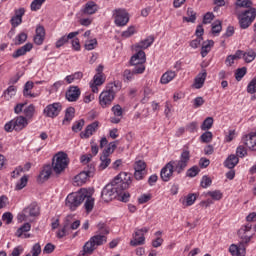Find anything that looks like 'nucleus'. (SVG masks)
Segmentation results:
<instances>
[{
  "label": "nucleus",
  "instance_id": "obj_57",
  "mask_svg": "<svg viewBox=\"0 0 256 256\" xmlns=\"http://www.w3.org/2000/svg\"><path fill=\"white\" fill-rule=\"evenodd\" d=\"M199 167L198 166H193L190 169L187 170L186 175L187 177H197L199 174Z\"/></svg>",
  "mask_w": 256,
  "mask_h": 256
},
{
  "label": "nucleus",
  "instance_id": "obj_44",
  "mask_svg": "<svg viewBox=\"0 0 256 256\" xmlns=\"http://www.w3.org/2000/svg\"><path fill=\"white\" fill-rule=\"evenodd\" d=\"M213 117H207L202 125H201V130L202 131H209V129H211V127H213Z\"/></svg>",
  "mask_w": 256,
  "mask_h": 256
},
{
  "label": "nucleus",
  "instance_id": "obj_50",
  "mask_svg": "<svg viewBox=\"0 0 256 256\" xmlns=\"http://www.w3.org/2000/svg\"><path fill=\"white\" fill-rule=\"evenodd\" d=\"M147 164L143 160H138L134 164V171H147Z\"/></svg>",
  "mask_w": 256,
  "mask_h": 256
},
{
  "label": "nucleus",
  "instance_id": "obj_56",
  "mask_svg": "<svg viewBox=\"0 0 256 256\" xmlns=\"http://www.w3.org/2000/svg\"><path fill=\"white\" fill-rule=\"evenodd\" d=\"M27 41V33L22 32L16 37L15 45H23Z\"/></svg>",
  "mask_w": 256,
  "mask_h": 256
},
{
  "label": "nucleus",
  "instance_id": "obj_51",
  "mask_svg": "<svg viewBox=\"0 0 256 256\" xmlns=\"http://www.w3.org/2000/svg\"><path fill=\"white\" fill-rule=\"evenodd\" d=\"M115 149H117V145L115 144V142H111L108 145V147L103 151L102 156L109 157V155H111V153H113V151H115Z\"/></svg>",
  "mask_w": 256,
  "mask_h": 256
},
{
  "label": "nucleus",
  "instance_id": "obj_46",
  "mask_svg": "<svg viewBox=\"0 0 256 256\" xmlns=\"http://www.w3.org/2000/svg\"><path fill=\"white\" fill-rule=\"evenodd\" d=\"M84 47L86 51H93V49L97 47V39L94 38V39L86 40Z\"/></svg>",
  "mask_w": 256,
  "mask_h": 256
},
{
  "label": "nucleus",
  "instance_id": "obj_27",
  "mask_svg": "<svg viewBox=\"0 0 256 256\" xmlns=\"http://www.w3.org/2000/svg\"><path fill=\"white\" fill-rule=\"evenodd\" d=\"M53 169L51 168V166H45L43 168V170L40 172V175L38 177V181H40V183H45V181H48L49 178L51 177V173H52Z\"/></svg>",
  "mask_w": 256,
  "mask_h": 256
},
{
  "label": "nucleus",
  "instance_id": "obj_39",
  "mask_svg": "<svg viewBox=\"0 0 256 256\" xmlns=\"http://www.w3.org/2000/svg\"><path fill=\"white\" fill-rule=\"evenodd\" d=\"M187 15L188 17H183V21H186L187 23H195L197 20V13H195L192 8H188Z\"/></svg>",
  "mask_w": 256,
  "mask_h": 256
},
{
  "label": "nucleus",
  "instance_id": "obj_63",
  "mask_svg": "<svg viewBox=\"0 0 256 256\" xmlns=\"http://www.w3.org/2000/svg\"><path fill=\"white\" fill-rule=\"evenodd\" d=\"M32 256H39L41 255V244L36 243L32 246L31 249Z\"/></svg>",
  "mask_w": 256,
  "mask_h": 256
},
{
  "label": "nucleus",
  "instance_id": "obj_7",
  "mask_svg": "<svg viewBox=\"0 0 256 256\" xmlns=\"http://www.w3.org/2000/svg\"><path fill=\"white\" fill-rule=\"evenodd\" d=\"M135 53L130 59V65L134 67V73H144L145 72V61L147 57L145 51L136 49Z\"/></svg>",
  "mask_w": 256,
  "mask_h": 256
},
{
  "label": "nucleus",
  "instance_id": "obj_18",
  "mask_svg": "<svg viewBox=\"0 0 256 256\" xmlns=\"http://www.w3.org/2000/svg\"><path fill=\"white\" fill-rule=\"evenodd\" d=\"M173 173H175V170L173 169V166L168 162L161 170L160 177L162 181H165L166 183L168 181H171V177H173Z\"/></svg>",
  "mask_w": 256,
  "mask_h": 256
},
{
  "label": "nucleus",
  "instance_id": "obj_24",
  "mask_svg": "<svg viewBox=\"0 0 256 256\" xmlns=\"http://www.w3.org/2000/svg\"><path fill=\"white\" fill-rule=\"evenodd\" d=\"M33 49V44L32 43H26L24 46L21 48L17 49L13 54L12 57L13 59H17L19 57H23L26 53H29Z\"/></svg>",
  "mask_w": 256,
  "mask_h": 256
},
{
  "label": "nucleus",
  "instance_id": "obj_14",
  "mask_svg": "<svg viewBox=\"0 0 256 256\" xmlns=\"http://www.w3.org/2000/svg\"><path fill=\"white\" fill-rule=\"evenodd\" d=\"M103 83H105V76H103V73H97L96 75H94L92 82H90L92 92L99 93L98 87H101Z\"/></svg>",
  "mask_w": 256,
  "mask_h": 256
},
{
  "label": "nucleus",
  "instance_id": "obj_42",
  "mask_svg": "<svg viewBox=\"0 0 256 256\" xmlns=\"http://www.w3.org/2000/svg\"><path fill=\"white\" fill-rule=\"evenodd\" d=\"M23 112L26 119H33V115H35V105L30 104Z\"/></svg>",
  "mask_w": 256,
  "mask_h": 256
},
{
  "label": "nucleus",
  "instance_id": "obj_31",
  "mask_svg": "<svg viewBox=\"0 0 256 256\" xmlns=\"http://www.w3.org/2000/svg\"><path fill=\"white\" fill-rule=\"evenodd\" d=\"M174 77H177V72L169 70L162 75L160 82L162 83V85H167V83H171V80Z\"/></svg>",
  "mask_w": 256,
  "mask_h": 256
},
{
  "label": "nucleus",
  "instance_id": "obj_26",
  "mask_svg": "<svg viewBox=\"0 0 256 256\" xmlns=\"http://www.w3.org/2000/svg\"><path fill=\"white\" fill-rule=\"evenodd\" d=\"M238 163H239V157H237V155L235 154H231L225 160L224 167H227V169H235Z\"/></svg>",
  "mask_w": 256,
  "mask_h": 256
},
{
  "label": "nucleus",
  "instance_id": "obj_12",
  "mask_svg": "<svg viewBox=\"0 0 256 256\" xmlns=\"http://www.w3.org/2000/svg\"><path fill=\"white\" fill-rule=\"evenodd\" d=\"M114 21L118 27H124L129 23V14L123 9L114 10Z\"/></svg>",
  "mask_w": 256,
  "mask_h": 256
},
{
  "label": "nucleus",
  "instance_id": "obj_16",
  "mask_svg": "<svg viewBox=\"0 0 256 256\" xmlns=\"http://www.w3.org/2000/svg\"><path fill=\"white\" fill-rule=\"evenodd\" d=\"M90 177H93V172L84 170L74 177V183L78 186L84 185Z\"/></svg>",
  "mask_w": 256,
  "mask_h": 256
},
{
  "label": "nucleus",
  "instance_id": "obj_34",
  "mask_svg": "<svg viewBox=\"0 0 256 256\" xmlns=\"http://www.w3.org/2000/svg\"><path fill=\"white\" fill-rule=\"evenodd\" d=\"M33 82L32 81H28L26 82L25 86H24V90H23V93H24V97H30V98H35L37 97V94L35 93H31V89H33Z\"/></svg>",
  "mask_w": 256,
  "mask_h": 256
},
{
  "label": "nucleus",
  "instance_id": "obj_21",
  "mask_svg": "<svg viewBox=\"0 0 256 256\" xmlns=\"http://www.w3.org/2000/svg\"><path fill=\"white\" fill-rule=\"evenodd\" d=\"M77 35H79V31L71 32V33H69L68 35L62 36L61 38H59V39L56 41V44H55L56 49H60V47H63V45L69 43V40H70V39L76 38Z\"/></svg>",
  "mask_w": 256,
  "mask_h": 256
},
{
  "label": "nucleus",
  "instance_id": "obj_53",
  "mask_svg": "<svg viewBox=\"0 0 256 256\" xmlns=\"http://www.w3.org/2000/svg\"><path fill=\"white\" fill-rule=\"evenodd\" d=\"M68 231H69V222L68 223L64 222L63 228L57 232L58 239H63V237L67 235Z\"/></svg>",
  "mask_w": 256,
  "mask_h": 256
},
{
  "label": "nucleus",
  "instance_id": "obj_37",
  "mask_svg": "<svg viewBox=\"0 0 256 256\" xmlns=\"http://www.w3.org/2000/svg\"><path fill=\"white\" fill-rule=\"evenodd\" d=\"M29 231H31V224L29 222H26L20 228L17 229L16 237H23V234L29 233Z\"/></svg>",
  "mask_w": 256,
  "mask_h": 256
},
{
  "label": "nucleus",
  "instance_id": "obj_45",
  "mask_svg": "<svg viewBox=\"0 0 256 256\" xmlns=\"http://www.w3.org/2000/svg\"><path fill=\"white\" fill-rule=\"evenodd\" d=\"M200 141L202 143H211L213 141V133L211 131H206L200 136Z\"/></svg>",
  "mask_w": 256,
  "mask_h": 256
},
{
  "label": "nucleus",
  "instance_id": "obj_35",
  "mask_svg": "<svg viewBox=\"0 0 256 256\" xmlns=\"http://www.w3.org/2000/svg\"><path fill=\"white\" fill-rule=\"evenodd\" d=\"M73 117H75V108L73 107L67 108L65 112V117L63 120V125H66V123L73 121Z\"/></svg>",
  "mask_w": 256,
  "mask_h": 256
},
{
  "label": "nucleus",
  "instance_id": "obj_60",
  "mask_svg": "<svg viewBox=\"0 0 256 256\" xmlns=\"http://www.w3.org/2000/svg\"><path fill=\"white\" fill-rule=\"evenodd\" d=\"M98 234L100 235H109V228L105 225V223L98 224Z\"/></svg>",
  "mask_w": 256,
  "mask_h": 256
},
{
  "label": "nucleus",
  "instance_id": "obj_1",
  "mask_svg": "<svg viewBox=\"0 0 256 256\" xmlns=\"http://www.w3.org/2000/svg\"><path fill=\"white\" fill-rule=\"evenodd\" d=\"M129 185H131V175L125 172L118 174L110 184H107L103 188L101 192L102 201H104V203L113 201L122 191L129 189Z\"/></svg>",
  "mask_w": 256,
  "mask_h": 256
},
{
  "label": "nucleus",
  "instance_id": "obj_58",
  "mask_svg": "<svg viewBox=\"0 0 256 256\" xmlns=\"http://www.w3.org/2000/svg\"><path fill=\"white\" fill-rule=\"evenodd\" d=\"M45 0H34L30 7H31V11H39V9H41V6L43 5V2Z\"/></svg>",
  "mask_w": 256,
  "mask_h": 256
},
{
  "label": "nucleus",
  "instance_id": "obj_38",
  "mask_svg": "<svg viewBox=\"0 0 256 256\" xmlns=\"http://www.w3.org/2000/svg\"><path fill=\"white\" fill-rule=\"evenodd\" d=\"M133 75H141V73H137L135 72V68L131 70L129 69H126L124 72H123V79L126 83H129V81H133Z\"/></svg>",
  "mask_w": 256,
  "mask_h": 256
},
{
  "label": "nucleus",
  "instance_id": "obj_55",
  "mask_svg": "<svg viewBox=\"0 0 256 256\" xmlns=\"http://www.w3.org/2000/svg\"><path fill=\"white\" fill-rule=\"evenodd\" d=\"M111 111L115 117H123V108L121 107V105L117 104L113 106Z\"/></svg>",
  "mask_w": 256,
  "mask_h": 256
},
{
  "label": "nucleus",
  "instance_id": "obj_29",
  "mask_svg": "<svg viewBox=\"0 0 256 256\" xmlns=\"http://www.w3.org/2000/svg\"><path fill=\"white\" fill-rule=\"evenodd\" d=\"M205 79H207V71H203L202 73L198 74L195 78L194 87L195 89H201L203 85H205Z\"/></svg>",
  "mask_w": 256,
  "mask_h": 256
},
{
  "label": "nucleus",
  "instance_id": "obj_54",
  "mask_svg": "<svg viewBox=\"0 0 256 256\" xmlns=\"http://www.w3.org/2000/svg\"><path fill=\"white\" fill-rule=\"evenodd\" d=\"M27 181H29V178H27V176H23L16 184V190L21 191V189L27 187Z\"/></svg>",
  "mask_w": 256,
  "mask_h": 256
},
{
  "label": "nucleus",
  "instance_id": "obj_13",
  "mask_svg": "<svg viewBox=\"0 0 256 256\" xmlns=\"http://www.w3.org/2000/svg\"><path fill=\"white\" fill-rule=\"evenodd\" d=\"M251 229H253V226L248 223L238 230V236L242 243H249L251 241V237H253V234H249L251 233Z\"/></svg>",
  "mask_w": 256,
  "mask_h": 256
},
{
  "label": "nucleus",
  "instance_id": "obj_19",
  "mask_svg": "<svg viewBox=\"0 0 256 256\" xmlns=\"http://www.w3.org/2000/svg\"><path fill=\"white\" fill-rule=\"evenodd\" d=\"M132 247H137L138 245H145V236L140 229H136L133 234V239L130 241Z\"/></svg>",
  "mask_w": 256,
  "mask_h": 256
},
{
  "label": "nucleus",
  "instance_id": "obj_32",
  "mask_svg": "<svg viewBox=\"0 0 256 256\" xmlns=\"http://www.w3.org/2000/svg\"><path fill=\"white\" fill-rule=\"evenodd\" d=\"M153 41H155V38L153 36H149L145 40H142L140 43H138L135 46V49H138V51H141L140 49H148V47L153 45Z\"/></svg>",
  "mask_w": 256,
  "mask_h": 256
},
{
  "label": "nucleus",
  "instance_id": "obj_25",
  "mask_svg": "<svg viewBox=\"0 0 256 256\" xmlns=\"http://www.w3.org/2000/svg\"><path fill=\"white\" fill-rule=\"evenodd\" d=\"M64 223H68L69 231L71 230L75 231V229H79V227L81 226V221L73 219V215H68L65 218Z\"/></svg>",
  "mask_w": 256,
  "mask_h": 256
},
{
  "label": "nucleus",
  "instance_id": "obj_4",
  "mask_svg": "<svg viewBox=\"0 0 256 256\" xmlns=\"http://www.w3.org/2000/svg\"><path fill=\"white\" fill-rule=\"evenodd\" d=\"M85 197H87L86 189L69 194L66 198V207L71 209V211H75V209L85 201Z\"/></svg>",
  "mask_w": 256,
  "mask_h": 256
},
{
  "label": "nucleus",
  "instance_id": "obj_22",
  "mask_svg": "<svg viewBox=\"0 0 256 256\" xmlns=\"http://www.w3.org/2000/svg\"><path fill=\"white\" fill-rule=\"evenodd\" d=\"M45 41V27L38 25L36 27V34L34 36L35 45H43Z\"/></svg>",
  "mask_w": 256,
  "mask_h": 256
},
{
  "label": "nucleus",
  "instance_id": "obj_28",
  "mask_svg": "<svg viewBox=\"0 0 256 256\" xmlns=\"http://www.w3.org/2000/svg\"><path fill=\"white\" fill-rule=\"evenodd\" d=\"M85 200L84 209L86 210V213H91V211H93V207H95V198L89 195V192L86 191Z\"/></svg>",
  "mask_w": 256,
  "mask_h": 256
},
{
  "label": "nucleus",
  "instance_id": "obj_30",
  "mask_svg": "<svg viewBox=\"0 0 256 256\" xmlns=\"http://www.w3.org/2000/svg\"><path fill=\"white\" fill-rule=\"evenodd\" d=\"M215 45V42L213 40H207L202 43L201 48V56L207 57L209 55V52L211 51V48Z\"/></svg>",
  "mask_w": 256,
  "mask_h": 256
},
{
  "label": "nucleus",
  "instance_id": "obj_33",
  "mask_svg": "<svg viewBox=\"0 0 256 256\" xmlns=\"http://www.w3.org/2000/svg\"><path fill=\"white\" fill-rule=\"evenodd\" d=\"M81 79H83V72H75L74 74L65 77V81L68 85H71L73 81H81Z\"/></svg>",
  "mask_w": 256,
  "mask_h": 256
},
{
  "label": "nucleus",
  "instance_id": "obj_43",
  "mask_svg": "<svg viewBox=\"0 0 256 256\" xmlns=\"http://www.w3.org/2000/svg\"><path fill=\"white\" fill-rule=\"evenodd\" d=\"M15 95H17V88L13 85L9 86L4 92V97L8 100L11 99V97H15Z\"/></svg>",
  "mask_w": 256,
  "mask_h": 256
},
{
  "label": "nucleus",
  "instance_id": "obj_48",
  "mask_svg": "<svg viewBox=\"0 0 256 256\" xmlns=\"http://www.w3.org/2000/svg\"><path fill=\"white\" fill-rule=\"evenodd\" d=\"M223 29V26L221 25V21L217 20L214 23H212V33L213 35H219Z\"/></svg>",
  "mask_w": 256,
  "mask_h": 256
},
{
  "label": "nucleus",
  "instance_id": "obj_17",
  "mask_svg": "<svg viewBox=\"0 0 256 256\" xmlns=\"http://www.w3.org/2000/svg\"><path fill=\"white\" fill-rule=\"evenodd\" d=\"M97 129H99V122L95 121L89 124L83 132L80 133L81 139H89L93 133H96Z\"/></svg>",
  "mask_w": 256,
  "mask_h": 256
},
{
  "label": "nucleus",
  "instance_id": "obj_3",
  "mask_svg": "<svg viewBox=\"0 0 256 256\" xmlns=\"http://www.w3.org/2000/svg\"><path fill=\"white\" fill-rule=\"evenodd\" d=\"M191 160V153L189 150H183L179 160H172L169 163L171 164L172 169L178 175H181L185 169H187V165H189V161Z\"/></svg>",
  "mask_w": 256,
  "mask_h": 256
},
{
  "label": "nucleus",
  "instance_id": "obj_41",
  "mask_svg": "<svg viewBox=\"0 0 256 256\" xmlns=\"http://www.w3.org/2000/svg\"><path fill=\"white\" fill-rule=\"evenodd\" d=\"M100 161H101L99 165L100 171L105 170L106 167H109V165H111V158H109L108 156H101Z\"/></svg>",
  "mask_w": 256,
  "mask_h": 256
},
{
  "label": "nucleus",
  "instance_id": "obj_5",
  "mask_svg": "<svg viewBox=\"0 0 256 256\" xmlns=\"http://www.w3.org/2000/svg\"><path fill=\"white\" fill-rule=\"evenodd\" d=\"M107 243V236L104 234H96L84 244V253L93 254L95 249Z\"/></svg>",
  "mask_w": 256,
  "mask_h": 256
},
{
  "label": "nucleus",
  "instance_id": "obj_64",
  "mask_svg": "<svg viewBox=\"0 0 256 256\" xmlns=\"http://www.w3.org/2000/svg\"><path fill=\"white\" fill-rule=\"evenodd\" d=\"M236 155V157H245V155H247V149H245L243 145L238 146L236 149Z\"/></svg>",
  "mask_w": 256,
  "mask_h": 256
},
{
  "label": "nucleus",
  "instance_id": "obj_11",
  "mask_svg": "<svg viewBox=\"0 0 256 256\" xmlns=\"http://www.w3.org/2000/svg\"><path fill=\"white\" fill-rule=\"evenodd\" d=\"M63 109V106L61 103L56 102L53 104H49L44 108L43 114L45 117H50L51 119H55V117H58Z\"/></svg>",
  "mask_w": 256,
  "mask_h": 256
},
{
  "label": "nucleus",
  "instance_id": "obj_40",
  "mask_svg": "<svg viewBox=\"0 0 256 256\" xmlns=\"http://www.w3.org/2000/svg\"><path fill=\"white\" fill-rule=\"evenodd\" d=\"M236 9L243 7L245 9L253 8V2L251 0H236Z\"/></svg>",
  "mask_w": 256,
  "mask_h": 256
},
{
  "label": "nucleus",
  "instance_id": "obj_62",
  "mask_svg": "<svg viewBox=\"0 0 256 256\" xmlns=\"http://www.w3.org/2000/svg\"><path fill=\"white\" fill-rule=\"evenodd\" d=\"M211 183L212 180L208 176H203L200 185L203 189H207V187H211Z\"/></svg>",
  "mask_w": 256,
  "mask_h": 256
},
{
  "label": "nucleus",
  "instance_id": "obj_10",
  "mask_svg": "<svg viewBox=\"0 0 256 256\" xmlns=\"http://www.w3.org/2000/svg\"><path fill=\"white\" fill-rule=\"evenodd\" d=\"M32 217H39V205L35 202L24 208L23 211L18 214L17 219L20 223H23V221H32Z\"/></svg>",
  "mask_w": 256,
  "mask_h": 256
},
{
  "label": "nucleus",
  "instance_id": "obj_2",
  "mask_svg": "<svg viewBox=\"0 0 256 256\" xmlns=\"http://www.w3.org/2000/svg\"><path fill=\"white\" fill-rule=\"evenodd\" d=\"M121 89V85L119 83H110L106 87V89L101 92L99 95V105L102 109H107V107H111V103L115 100V95H117V91Z\"/></svg>",
  "mask_w": 256,
  "mask_h": 256
},
{
  "label": "nucleus",
  "instance_id": "obj_36",
  "mask_svg": "<svg viewBox=\"0 0 256 256\" xmlns=\"http://www.w3.org/2000/svg\"><path fill=\"white\" fill-rule=\"evenodd\" d=\"M256 53L254 50H248L243 52L242 59H244L245 63H251L255 61Z\"/></svg>",
  "mask_w": 256,
  "mask_h": 256
},
{
  "label": "nucleus",
  "instance_id": "obj_61",
  "mask_svg": "<svg viewBox=\"0 0 256 256\" xmlns=\"http://www.w3.org/2000/svg\"><path fill=\"white\" fill-rule=\"evenodd\" d=\"M2 221H5L6 225H9L13 222V214L11 212H5L2 215Z\"/></svg>",
  "mask_w": 256,
  "mask_h": 256
},
{
  "label": "nucleus",
  "instance_id": "obj_52",
  "mask_svg": "<svg viewBox=\"0 0 256 256\" xmlns=\"http://www.w3.org/2000/svg\"><path fill=\"white\" fill-rule=\"evenodd\" d=\"M84 126L85 120L81 119L79 121H76L75 124L72 126V131H74V133H79V131H81Z\"/></svg>",
  "mask_w": 256,
  "mask_h": 256
},
{
  "label": "nucleus",
  "instance_id": "obj_49",
  "mask_svg": "<svg viewBox=\"0 0 256 256\" xmlns=\"http://www.w3.org/2000/svg\"><path fill=\"white\" fill-rule=\"evenodd\" d=\"M207 195L214 199V201H221V199H223V193H221L219 190L209 191Z\"/></svg>",
  "mask_w": 256,
  "mask_h": 256
},
{
  "label": "nucleus",
  "instance_id": "obj_20",
  "mask_svg": "<svg viewBox=\"0 0 256 256\" xmlns=\"http://www.w3.org/2000/svg\"><path fill=\"white\" fill-rule=\"evenodd\" d=\"M245 242L242 240L240 241V244L237 246L235 244H232L229 248V252L232 256H245Z\"/></svg>",
  "mask_w": 256,
  "mask_h": 256
},
{
  "label": "nucleus",
  "instance_id": "obj_23",
  "mask_svg": "<svg viewBox=\"0 0 256 256\" xmlns=\"http://www.w3.org/2000/svg\"><path fill=\"white\" fill-rule=\"evenodd\" d=\"M97 11H99V6H97V4L93 1L87 2L82 9V13L84 15H95Z\"/></svg>",
  "mask_w": 256,
  "mask_h": 256
},
{
  "label": "nucleus",
  "instance_id": "obj_9",
  "mask_svg": "<svg viewBox=\"0 0 256 256\" xmlns=\"http://www.w3.org/2000/svg\"><path fill=\"white\" fill-rule=\"evenodd\" d=\"M67 165H69V162H67V155L65 152H59L54 156L52 167L56 175H61V173L67 169Z\"/></svg>",
  "mask_w": 256,
  "mask_h": 256
},
{
  "label": "nucleus",
  "instance_id": "obj_6",
  "mask_svg": "<svg viewBox=\"0 0 256 256\" xmlns=\"http://www.w3.org/2000/svg\"><path fill=\"white\" fill-rule=\"evenodd\" d=\"M256 19V8H248L242 13L238 14L239 26L241 29H249L253 21Z\"/></svg>",
  "mask_w": 256,
  "mask_h": 256
},
{
  "label": "nucleus",
  "instance_id": "obj_59",
  "mask_svg": "<svg viewBox=\"0 0 256 256\" xmlns=\"http://www.w3.org/2000/svg\"><path fill=\"white\" fill-rule=\"evenodd\" d=\"M205 104V99H203V97L199 96V97H196L194 100H193V107L194 109H199V107H202V105Z\"/></svg>",
  "mask_w": 256,
  "mask_h": 256
},
{
  "label": "nucleus",
  "instance_id": "obj_15",
  "mask_svg": "<svg viewBox=\"0 0 256 256\" xmlns=\"http://www.w3.org/2000/svg\"><path fill=\"white\" fill-rule=\"evenodd\" d=\"M79 97H81V89L77 86H70L66 91V99L71 103L78 101Z\"/></svg>",
  "mask_w": 256,
  "mask_h": 256
},
{
  "label": "nucleus",
  "instance_id": "obj_8",
  "mask_svg": "<svg viewBox=\"0 0 256 256\" xmlns=\"http://www.w3.org/2000/svg\"><path fill=\"white\" fill-rule=\"evenodd\" d=\"M27 125H29V121L25 116H17L6 123L4 129L7 133H13V131H23Z\"/></svg>",
  "mask_w": 256,
  "mask_h": 256
},
{
  "label": "nucleus",
  "instance_id": "obj_47",
  "mask_svg": "<svg viewBox=\"0 0 256 256\" xmlns=\"http://www.w3.org/2000/svg\"><path fill=\"white\" fill-rule=\"evenodd\" d=\"M245 75H247V68L246 67L238 68L235 73L236 81H241V79H243Z\"/></svg>",
  "mask_w": 256,
  "mask_h": 256
}]
</instances>
